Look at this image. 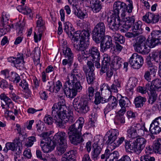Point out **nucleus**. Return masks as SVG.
I'll return each instance as SVG.
<instances>
[{"label":"nucleus","instance_id":"obj_52","mask_svg":"<svg viewBox=\"0 0 161 161\" xmlns=\"http://www.w3.org/2000/svg\"><path fill=\"white\" fill-rule=\"evenodd\" d=\"M24 26L21 23H17L14 27V28L16 30L19 35H21L22 33Z\"/></svg>","mask_w":161,"mask_h":161},{"label":"nucleus","instance_id":"obj_45","mask_svg":"<svg viewBox=\"0 0 161 161\" xmlns=\"http://www.w3.org/2000/svg\"><path fill=\"white\" fill-rule=\"evenodd\" d=\"M102 87H103V89L104 88L105 90L108 89L111 92L117 93L118 92L117 87L113 84L110 86H109L108 84H103Z\"/></svg>","mask_w":161,"mask_h":161},{"label":"nucleus","instance_id":"obj_18","mask_svg":"<svg viewBox=\"0 0 161 161\" xmlns=\"http://www.w3.org/2000/svg\"><path fill=\"white\" fill-rule=\"evenodd\" d=\"M126 4L123 2L120 1L115 2L113 5L114 14L119 15L120 10L121 12L122 11L121 15L124 17L125 16L124 8Z\"/></svg>","mask_w":161,"mask_h":161},{"label":"nucleus","instance_id":"obj_2","mask_svg":"<svg viewBox=\"0 0 161 161\" xmlns=\"http://www.w3.org/2000/svg\"><path fill=\"white\" fill-rule=\"evenodd\" d=\"M81 78L80 74L76 69L72 70L71 73L68 74L63 87L64 93L67 97L72 98L76 96L78 92L82 90V87L80 82Z\"/></svg>","mask_w":161,"mask_h":161},{"label":"nucleus","instance_id":"obj_39","mask_svg":"<svg viewBox=\"0 0 161 161\" xmlns=\"http://www.w3.org/2000/svg\"><path fill=\"white\" fill-rule=\"evenodd\" d=\"M112 39L116 42H118L121 44H123L125 42V38L120 34L115 33L112 36Z\"/></svg>","mask_w":161,"mask_h":161},{"label":"nucleus","instance_id":"obj_6","mask_svg":"<svg viewBox=\"0 0 161 161\" xmlns=\"http://www.w3.org/2000/svg\"><path fill=\"white\" fill-rule=\"evenodd\" d=\"M119 135V131L115 129H111L107 132L103 139V141H106V144H110L113 146V149L119 146L125 140V138L122 137L118 140L117 137Z\"/></svg>","mask_w":161,"mask_h":161},{"label":"nucleus","instance_id":"obj_44","mask_svg":"<svg viewBox=\"0 0 161 161\" xmlns=\"http://www.w3.org/2000/svg\"><path fill=\"white\" fill-rule=\"evenodd\" d=\"M63 53L66 58L68 59L69 58L70 60H73L74 54L70 48L66 47L65 50L64 51Z\"/></svg>","mask_w":161,"mask_h":161},{"label":"nucleus","instance_id":"obj_58","mask_svg":"<svg viewBox=\"0 0 161 161\" xmlns=\"http://www.w3.org/2000/svg\"><path fill=\"white\" fill-rule=\"evenodd\" d=\"M110 58L109 56L107 54H104L103 55V60L102 64H106L108 65H109Z\"/></svg>","mask_w":161,"mask_h":161},{"label":"nucleus","instance_id":"obj_61","mask_svg":"<svg viewBox=\"0 0 161 161\" xmlns=\"http://www.w3.org/2000/svg\"><path fill=\"white\" fill-rule=\"evenodd\" d=\"M23 14L28 15L30 18H32L33 16V14L31 9L25 6V10L23 11Z\"/></svg>","mask_w":161,"mask_h":161},{"label":"nucleus","instance_id":"obj_25","mask_svg":"<svg viewBox=\"0 0 161 161\" xmlns=\"http://www.w3.org/2000/svg\"><path fill=\"white\" fill-rule=\"evenodd\" d=\"M125 147L126 152H130L131 151H133L137 153L135 140L134 141H130L127 140L125 141Z\"/></svg>","mask_w":161,"mask_h":161},{"label":"nucleus","instance_id":"obj_15","mask_svg":"<svg viewBox=\"0 0 161 161\" xmlns=\"http://www.w3.org/2000/svg\"><path fill=\"white\" fill-rule=\"evenodd\" d=\"M149 131L152 134H157L161 132V116L156 118L150 124Z\"/></svg>","mask_w":161,"mask_h":161},{"label":"nucleus","instance_id":"obj_40","mask_svg":"<svg viewBox=\"0 0 161 161\" xmlns=\"http://www.w3.org/2000/svg\"><path fill=\"white\" fill-rule=\"evenodd\" d=\"M21 150L19 148V150L17 152L14 153V159L15 161H25L26 159L24 158L21 154Z\"/></svg>","mask_w":161,"mask_h":161},{"label":"nucleus","instance_id":"obj_30","mask_svg":"<svg viewBox=\"0 0 161 161\" xmlns=\"http://www.w3.org/2000/svg\"><path fill=\"white\" fill-rule=\"evenodd\" d=\"M119 104L121 108H128L130 105V102L126 97H123L119 100Z\"/></svg>","mask_w":161,"mask_h":161},{"label":"nucleus","instance_id":"obj_47","mask_svg":"<svg viewBox=\"0 0 161 161\" xmlns=\"http://www.w3.org/2000/svg\"><path fill=\"white\" fill-rule=\"evenodd\" d=\"M150 60L152 61H154L157 63L160 62V59H159L158 55V50H154L150 54Z\"/></svg>","mask_w":161,"mask_h":161},{"label":"nucleus","instance_id":"obj_51","mask_svg":"<svg viewBox=\"0 0 161 161\" xmlns=\"http://www.w3.org/2000/svg\"><path fill=\"white\" fill-rule=\"evenodd\" d=\"M149 93L150 95L148 102L149 103L152 104L156 101L157 95L155 92H149Z\"/></svg>","mask_w":161,"mask_h":161},{"label":"nucleus","instance_id":"obj_54","mask_svg":"<svg viewBox=\"0 0 161 161\" xmlns=\"http://www.w3.org/2000/svg\"><path fill=\"white\" fill-rule=\"evenodd\" d=\"M92 118H91V121L90 122H91V124L92 126L93 125L95 122L96 120V119L97 117V109L95 108L93 109V112L92 113Z\"/></svg>","mask_w":161,"mask_h":161},{"label":"nucleus","instance_id":"obj_42","mask_svg":"<svg viewBox=\"0 0 161 161\" xmlns=\"http://www.w3.org/2000/svg\"><path fill=\"white\" fill-rule=\"evenodd\" d=\"M14 151V153L16 152V147L15 144L13 142H7L5 145V147L3 149V151L7 153L8 150Z\"/></svg>","mask_w":161,"mask_h":161},{"label":"nucleus","instance_id":"obj_33","mask_svg":"<svg viewBox=\"0 0 161 161\" xmlns=\"http://www.w3.org/2000/svg\"><path fill=\"white\" fill-rule=\"evenodd\" d=\"M7 78H9L10 80L16 84L19 83L21 80L20 77L19 75L14 72H11L10 75L7 76Z\"/></svg>","mask_w":161,"mask_h":161},{"label":"nucleus","instance_id":"obj_34","mask_svg":"<svg viewBox=\"0 0 161 161\" xmlns=\"http://www.w3.org/2000/svg\"><path fill=\"white\" fill-rule=\"evenodd\" d=\"M26 142L25 143V146L27 147H31L34 143V142L36 141V137L34 136H29L26 138L27 136L25 135Z\"/></svg>","mask_w":161,"mask_h":161},{"label":"nucleus","instance_id":"obj_7","mask_svg":"<svg viewBox=\"0 0 161 161\" xmlns=\"http://www.w3.org/2000/svg\"><path fill=\"white\" fill-rule=\"evenodd\" d=\"M73 105L75 110L80 114H85L90 110L88 100L86 99L76 98L73 100Z\"/></svg>","mask_w":161,"mask_h":161},{"label":"nucleus","instance_id":"obj_29","mask_svg":"<svg viewBox=\"0 0 161 161\" xmlns=\"http://www.w3.org/2000/svg\"><path fill=\"white\" fill-rule=\"evenodd\" d=\"M146 101V99L141 96H138L135 98L134 103L136 108H141L143 106Z\"/></svg>","mask_w":161,"mask_h":161},{"label":"nucleus","instance_id":"obj_12","mask_svg":"<svg viewBox=\"0 0 161 161\" xmlns=\"http://www.w3.org/2000/svg\"><path fill=\"white\" fill-rule=\"evenodd\" d=\"M97 44L100 43V51L104 53L108 49L113 47L112 38L109 36H104L100 41L98 40L95 42Z\"/></svg>","mask_w":161,"mask_h":161},{"label":"nucleus","instance_id":"obj_48","mask_svg":"<svg viewBox=\"0 0 161 161\" xmlns=\"http://www.w3.org/2000/svg\"><path fill=\"white\" fill-rule=\"evenodd\" d=\"M25 139H24L22 137V138H19V136L18 138H16L14 140L13 143L15 144L16 147V151H17L19 150V148L20 149V147H22V142L25 141Z\"/></svg>","mask_w":161,"mask_h":161},{"label":"nucleus","instance_id":"obj_11","mask_svg":"<svg viewBox=\"0 0 161 161\" xmlns=\"http://www.w3.org/2000/svg\"><path fill=\"white\" fill-rule=\"evenodd\" d=\"M107 21L108 27L113 31H117L120 26L122 27V23H124L119 15L114 14L112 17H108Z\"/></svg>","mask_w":161,"mask_h":161},{"label":"nucleus","instance_id":"obj_21","mask_svg":"<svg viewBox=\"0 0 161 161\" xmlns=\"http://www.w3.org/2000/svg\"><path fill=\"white\" fill-rule=\"evenodd\" d=\"M135 140L137 154H139L145 147L147 143V140L143 137L136 138Z\"/></svg>","mask_w":161,"mask_h":161},{"label":"nucleus","instance_id":"obj_27","mask_svg":"<svg viewBox=\"0 0 161 161\" xmlns=\"http://www.w3.org/2000/svg\"><path fill=\"white\" fill-rule=\"evenodd\" d=\"M142 22L138 21L134 23L131 26L132 32H135L138 35L142 34L143 32V29L142 27Z\"/></svg>","mask_w":161,"mask_h":161},{"label":"nucleus","instance_id":"obj_13","mask_svg":"<svg viewBox=\"0 0 161 161\" xmlns=\"http://www.w3.org/2000/svg\"><path fill=\"white\" fill-rule=\"evenodd\" d=\"M144 59L142 56L136 53H133L130 57L129 63L134 69H138L142 65Z\"/></svg>","mask_w":161,"mask_h":161},{"label":"nucleus","instance_id":"obj_14","mask_svg":"<svg viewBox=\"0 0 161 161\" xmlns=\"http://www.w3.org/2000/svg\"><path fill=\"white\" fill-rule=\"evenodd\" d=\"M95 142L93 145V152L92 154V158L93 159H97L102 151L103 146V140L102 139L96 140L95 138Z\"/></svg>","mask_w":161,"mask_h":161},{"label":"nucleus","instance_id":"obj_53","mask_svg":"<svg viewBox=\"0 0 161 161\" xmlns=\"http://www.w3.org/2000/svg\"><path fill=\"white\" fill-rule=\"evenodd\" d=\"M51 115L47 114L44 118V121L45 123L48 125H51L54 122L53 117Z\"/></svg>","mask_w":161,"mask_h":161},{"label":"nucleus","instance_id":"obj_17","mask_svg":"<svg viewBox=\"0 0 161 161\" xmlns=\"http://www.w3.org/2000/svg\"><path fill=\"white\" fill-rule=\"evenodd\" d=\"M146 87L149 92L161 91V80L158 79H154L151 83L146 84Z\"/></svg>","mask_w":161,"mask_h":161},{"label":"nucleus","instance_id":"obj_1","mask_svg":"<svg viewBox=\"0 0 161 161\" xmlns=\"http://www.w3.org/2000/svg\"><path fill=\"white\" fill-rule=\"evenodd\" d=\"M66 109L63 101L55 103L52 108L51 116L55 123L60 128H64L66 123L71 124L75 120L72 112Z\"/></svg>","mask_w":161,"mask_h":161},{"label":"nucleus","instance_id":"obj_62","mask_svg":"<svg viewBox=\"0 0 161 161\" xmlns=\"http://www.w3.org/2000/svg\"><path fill=\"white\" fill-rule=\"evenodd\" d=\"M0 98L1 100L3 101L5 103L7 102L9 103L11 100V99L7 97L4 93H2L0 94Z\"/></svg>","mask_w":161,"mask_h":161},{"label":"nucleus","instance_id":"obj_36","mask_svg":"<svg viewBox=\"0 0 161 161\" xmlns=\"http://www.w3.org/2000/svg\"><path fill=\"white\" fill-rule=\"evenodd\" d=\"M160 42H161L158 39H153V38L148 37L147 40V45L150 48H152L157 45Z\"/></svg>","mask_w":161,"mask_h":161},{"label":"nucleus","instance_id":"obj_24","mask_svg":"<svg viewBox=\"0 0 161 161\" xmlns=\"http://www.w3.org/2000/svg\"><path fill=\"white\" fill-rule=\"evenodd\" d=\"M135 19L134 16L128 17L125 18V22L122 23V27L127 30L130 28L134 23Z\"/></svg>","mask_w":161,"mask_h":161},{"label":"nucleus","instance_id":"obj_38","mask_svg":"<svg viewBox=\"0 0 161 161\" xmlns=\"http://www.w3.org/2000/svg\"><path fill=\"white\" fill-rule=\"evenodd\" d=\"M74 13L78 18L81 19H83L87 17V14L86 11H82L79 8H77L76 10H75Z\"/></svg>","mask_w":161,"mask_h":161},{"label":"nucleus","instance_id":"obj_49","mask_svg":"<svg viewBox=\"0 0 161 161\" xmlns=\"http://www.w3.org/2000/svg\"><path fill=\"white\" fill-rule=\"evenodd\" d=\"M36 27L38 28L39 31L42 32L45 29V27L42 18H40L37 21Z\"/></svg>","mask_w":161,"mask_h":161},{"label":"nucleus","instance_id":"obj_10","mask_svg":"<svg viewBox=\"0 0 161 161\" xmlns=\"http://www.w3.org/2000/svg\"><path fill=\"white\" fill-rule=\"evenodd\" d=\"M145 38L142 36L139 37L138 39L133 45L135 50L137 52L143 54H148L149 50L146 45Z\"/></svg>","mask_w":161,"mask_h":161},{"label":"nucleus","instance_id":"obj_64","mask_svg":"<svg viewBox=\"0 0 161 161\" xmlns=\"http://www.w3.org/2000/svg\"><path fill=\"white\" fill-rule=\"evenodd\" d=\"M141 161H155V159L153 157L149 155H145L143 158H142Z\"/></svg>","mask_w":161,"mask_h":161},{"label":"nucleus","instance_id":"obj_16","mask_svg":"<svg viewBox=\"0 0 161 161\" xmlns=\"http://www.w3.org/2000/svg\"><path fill=\"white\" fill-rule=\"evenodd\" d=\"M119 156V152L117 151H114L111 152L109 150H105L104 153L101 155V158H106L105 161H117Z\"/></svg>","mask_w":161,"mask_h":161},{"label":"nucleus","instance_id":"obj_23","mask_svg":"<svg viewBox=\"0 0 161 161\" xmlns=\"http://www.w3.org/2000/svg\"><path fill=\"white\" fill-rule=\"evenodd\" d=\"M77 153L76 151L73 150L64 153L62 156V161H74L75 155Z\"/></svg>","mask_w":161,"mask_h":161},{"label":"nucleus","instance_id":"obj_9","mask_svg":"<svg viewBox=\"0 0 161 161\" xmlns=\"http://www.w3.org/2000/svg\"><path fill=\"white\" fill-rule=\"evenodd\" d=\"M108 102V103L103 110L105 117L108 116L110 113V111L117 107L118 103L116 97L111 95L108 98L103 99L102 101V103Z\"/></svg>","mask_w":161,"mask_h":161},{"label":"nucleus","instance_id":"obj_32","mask_svg":"<svg viewBox=\"0 0 161 161\" xmlns=\"http://www.w3.org/2000/svg\"><path fill=\"white\" fill-rule=\"evenodd\" d=\"M64 30L69 37L72 36L73 32L74 33V29L72 27V25L69 22L64 24Z\"/></svg>","mask_w":161,"mask_h":161},{"label":"nucleus","instance_id":"obj_43","mask_svg":"<svg viewBox=\"0 0 161 161\" xmlns=\"http://www.w3.org/2000/svg\"><path fill=\"white\" fill-rule=\"evenodd\" d=\"M137 133V136H141L144 135V125H141L139 124H136Z\"/></svg>","mask_w":161,"mask_h":161},{"label":"nucleus","instance_id":"obj_20","mask_svg":"<svg viewBox=\"0 0 161 161\" xmlns=\"http://www.w3.org/2000/svg\"><path fill=\"white\" fill-rule=\"evenodd\" d=\"M123 64V60L119 56H114L112 58L111 66L115 70L120 69Z\"/></svg>","mask_w":161,"mask_h":161},{"label":"nucleus","instance_id":"obj_60","mask_svg":"<svg viewBox=\"0 0 161 161\" xmlns=\"http://www.w3.org/2000/svg\"><path fill=\"white\" fill-rule=\"evenodd\" d=\"M16 127L17 128L18 134H19V138L20 139L22 138V137L24 139H25V133H22L21 130L20 126L19 124H16Z\"/></svg>","mask_w":161,"mask_h":161},{"label":"nucleus","instance_id":"obj_57","mask_svg":"<svg viewBox=\"0 0 161 161\" xmlns=\"http://www.w3.org/2000/svg\"><path fill=\"white\" fill-rule=\"evenodd\" d=\"M9 19V16L8 15L3 14L2 18L1 19V24L0 25L4 26L7 24Z\"/></svg>","mask_w":161,"mask_h":161},{"label":"nucleus","instance_id":"obj_55","mask_svg":"<svg viewBox=\"0 0 161 161\" xmlns=\"http://www.w3.org/2000/svg\"><path fill=\"white\" fill-rule=\"evenodd\" d=\"M137 82V79L135 78H133L130 79L128 83L129 85L128 86H129V90L130 91H131L133 88L136 86Z\"/></svg>","mask_w":161,"mask_h":161},{"label":"nucleus","instance_id":"obj_3","mask_svg":"<svg viewBox=\"0 0 161 161\" xmlns=\"http://www.w3.org/2000/svg\"><path fill=\"white\" fill-rule=\"evenodd\" d=\"M67 134L64 131H59L55 134L52 139V142L40 143L42 151L44 153H48L52 151L57 145L58 154L64 153L67 147Z\"/></svg>","mask_w":161,"mask_h":161},{"label":"nucleus","instance_id":"obj_50","mask_svg":"<svg viewBox=\"0 0 161 161\" xmlns=\"http://www.w3.org/2000/svg\"><path fill=\"white\" fill-rule=\"evenodd\" d=\"M95 100L94 103L96 104H98L100 103H102V101L103 99H106L105 98H103L101 96L100 93L99 92H97L95 94Z\"/></svg>","mask_w":161,"mask_h":161},{"label":"nucleus","instance_id":"obj_56","mask_svg":"<svg viewBox=\"0 0 161 161\" xmlns=\"http://www.w3.org/2000/svg\"><path fill=\"white\" fill-rule=\"evenodd\" d=\"M128 3L127 5H126V6L124 8L125 12L127 11V12L130 13L132 12L133 8V3L131 0H127Z\"/></svg>","mask_w":161,"mask_h":161},{"label":"nucleus","instance_id":"obj_63","mask_svg":"<svg viewBox=\"0 0 161 161\" xmlns=\"http://www.w3.org/2000/svg\"><path fill=\"white\" fill-rule=\"evenodd\" d=\"M8 85L7 81L4 79L0 81V87L3 90L7 88L8 87Z\"/></svg>","mask_w":161,"mask_h":161},{"label":"nucleus","instance_id":"obj_35","mask_svg":"<svg viewBox=\"0 0 161 161\" xmlns=\"http://www.w3.org/2000/svg\"><path fill=\"white\" fill-rule=\"evenodd\" d=\"M153 148L155 153H158L161 151V139H156L153 144Z\"/></svg>","mask_w":161,"mask_h":161},{"label":"nucleus","instance_id":"obj_31","mask_svg":"<svg viewBox=\"0 0 161 161\" xmlns=\"http://www.w3.org/2000/svg\"><path fill=\"white\" fill-rule=\"evenodd\" d=\"M136 124L133 125L128 128L127 130L128 136L130 138H134L137 137L136 130Z\"/></svg>","mask_w":161,"mask_h":161},{"label":"nucleus","instance_id":"obj_8","mask_svg":"<svg viewBox=\"0 0 161 161\" xmlns=\"http://www.w3.org/2000/svg\"><path fill=\"white\" fill-rule=\"evenodd\" d=\"M106 27L104 24L102 22L98 23L94 27L92 31V39L94 42L100 40L105 36Z\"/></svg>","mask_w":161,"mask_h":161},{"label":"nucleus","instance_id":"obj_46","mask_svg":"<svg viewBox=\"0 0 161 161\" xmlns=\"http://www.w3.org/2000/svg\"><path fill=\"white\" fill-rule=\"evenodd\" d=\"M149 37L153 39H158L160 41L161 40V31H153Z\"/></svg>","mask_w":161,"mask_h":161},{"label":"nucleus","instance_id":"obj_59","mask_svg":"<svg viewBox=\"0 0 161 161\" xmlns=\"http://www.w3.org/2000/svg\"><path fill=\"white\" fill-rule=\"evenodd\" d=\"M12 103V100H11L9 103L7 102L5 103V104L3 103L2 102L1 103V107L2 108L4 109H5V110H6V111L5 112L6 114H8L9 112H11V111L9 112L8 111V110L10 108V104Z\"/></svg>","mask_w":161,"mask_h":161},{"label":"nucleus","instance_id":"obj_5","mask_svg":"<svg viewBox=\"0 0 161 161\" xmlns=\"http://www.w3.org/2000/svg\"><path fill=\"white\" fill-rule=\"evenodd\" d=\"M72 35V40L73 42V47L78 52H84L88 48V44L86 40L88 39L90 36L89 31L83 30L80 33L76 32Z\"/></svg>","mask_w":161,"mask_h":161},{"label":"nucleus","instance_id":"obj_4","mask_svg":"<svg viewBox=\"0 0 161 161\" xmlns=\"http://www.w3.org/2000/svg\"><path fill=\"white\" fill-rule=\"evenodd\" d=\"M84 122L83 118L80 117L75 123L69 126L67 133L71 143L76 145L83 141L81 131Z\"/></svg>","mask_w":161,"mask_h":161},{"label":"nucleus","instance_id":"obj_22","mask_svg":"<svg viewBox=\"0 0 161 161\" xmlns=\"http://www.w3.org/2000/svg\"><path fill=\"white\" fill-rule=\"evenodd\" d=\"M89 54L92 61H97L100 59V53L97 48L95 47H92L89 50Z\"/></svg>","mask_w":161,"mask_h":161},{"label":"nucleus","instance_id":"obj_37","mask_svg":"<svg viewBox=\"0 0 161 161\" xmlns=\"http://www.w3.org/2000/svg\"><path fill=\"white\" fill-rule=\"evenodd\" d=\"M51 132L48 131L47 132H44L41 134L42 137L43 138L42 140L41 141V143H47L48 142H52L51 139L49 137V136L51 135Z\"/></svg>","mask_w":161,"mask_h":161},{"label":"nucleus","instance_id":"obj_26","mask_svg":"<svg viewBox=\"0 0 161 161\" xmlns=\"http://www.w3.org/2000/svg\"><path fill=\"white\" fill-rule=\"evenodd\" d=\"M92 1L93 2L90 1L92 10L94 13L99 12L102 9L101 2L99 0H96L94 2L92 0Z\"/></svg>","mask_w":161,"mask_h":161},{"label":"nucleus","instance_id":"obj_28","mask_svg":"<svg viewBox=\"0 0 161 161\" xmlns=\"http://www.w3.org/2000/svg\"><path fill=\"white\" fill-rule=\"evenodd\" d=\"M84 72L86 75L87 82L88 84H92L94 83L95 79L94 72H88V69H84Z\"/></svg>","mask_w":161,"mask_h":161},{"label":"nucleus","instance_id":"obj_41","mask_svg":"<svg viewBox=\"0 0 161 161\" xmlns=\"http://www.w3.org/2000/svg\"><path fill=\"white\" fill-rule=\"evenodd\" d=\"M87 66L86 65H84L83 66L82 69L84 71V69H88V72H94L95 67L94 64L91 61H87Z\"/></svg>","mask_w":161,"mask_h":161},{"label":"nucleus","instance_id":"obj_19","mask_svg":"<svg viewBox=\"0 0 161 161\" xmlns=\"http://www.w3.org/2000/svg\"><path fill=\"white\" fill-rule=\"evenodd\" d=\"M159 18L158 14L148 12L143 16L142 20L147 24H154L158 21Z\"/></svg>","mask_w":161,"mask_h":161}]
</instances>
